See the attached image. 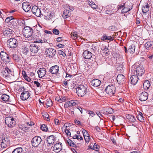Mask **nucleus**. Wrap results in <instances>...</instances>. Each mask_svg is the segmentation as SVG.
<instances>
[{
	"instance_id": "13d9d810",
	"label": "nucleus",
	"mask_w": 153,
	"mask_h": 153,
	"mask_svg": "<svg viewBox=\"0 0 153 153\" xmlns=\"http://www.w3.org/2000/svg\"><path fill=\"white\" fill-rule=\"evenodd\" d=\"M89 135L84 137L86 143L88 142L89 141Z\"/></svg>"
},
{
	"instance_id": "7c9ffc66",
	"label": "nucleus",
	"mask_w": 153,
	"mask_h": 153,
	"mask_svg": "<svg viewBox=\"0 0 153 153\" xmlns=\"http://www.w3.org/2000/svg\"><path fill=\"white\" fill-rule=\"evenodd\" d=\"M101 40L104 41L105 40H107L110 41H112L113 40V37H111V36H108L107 35L104 34L103 35L102 37L101 38Z\"/></svg>"
},
{
	"instance_id": "58836bf2",
	"label": "nucleus",
	"mask_w": 153,
	"mask_h": 153,
	"mask_svg": "<svg viewBox=\"0 0 153 153\" xmlns=\"http://www.w3.org/2000/svg\"><path fill=\"white\" fill-rule=\"evenodd\" d=\"M114 112V110L111 108H108L107 109L105 112V114H111Z\"/></svg>"
},
{
	"instance_id": "37998d69",
	"label": "nucleus",
	"mask_w": 153,
	"mask_h": 153,
	"mask_svg": "<svg viewBox=\"0 0 153 153\" xmlns=\"http://www.w3.org/2000/svg\"><path fill=\"white\" fill-rule=\"evenodd\" d=\"M11 56L13 59L14 60L18 61L19 58V56H18V54H12Z\"/></svg>"
},
{
	"instance_id": "4c0bfd02",
	"label": "nucleus",
	"mask_w": 153,
	"mask_h": 153,
	"mask_svg": "<svg viewBox=\"0 0 153 153\" xmlns=\"http://www.w3.org/2000/svg\"><path fill=\"white\" fill-rule=\"evenodd\" d=\"M17 20L13 19L12 21H11L10 22V23L11 24V25H9V26L11 27L12 26L13 27L16 26L17 25Z\"/></svg>"
},
{
	"instance_id": "774afa93",
	"label": "nucleus",
	"mask_w": 153,
	"mask_h": 153,
	"mask_svg": "<svg viewBox=\"0 0 153 153\" xmlns=\"http://www.w3.org/2000/svg\"><path fill=\"white\" fill-rule=\"evenodd\" d=\"M147 56L150 60L153 59V54L152 55H148Z\"/></svg>"
},
{
	"instance_id": "bb28decb",
	"label": "nucleus",
	"mask_w": 153,
	"mask_h": 153,
	"mask_svg": "<svg viewBox=\"0 0 153 153\" xmlns=\"http://www.w3.org/2000/svg\"><path fill=\"white\" fill-rule=\"evenodd\" d=\"M1 100L5 102L10 101V97L7 95L3 94L0 97Z\"/></svg>"
},
{
	"instance_id": "f257e3e1",
	"label": "nucleus",
	"mask_w": 153,
	"mask_h": 153,
	"mask_svg": "<svg viewBox=\"0 0 153 153\" xmlns=\"http://www.w3.org/2000/svg\"><path fill=\"white\" fill-rule=\"evenodd\" d=\"M76 93L79 97H82L86 95L87 93V88L83 85H79L76 89Z\"/></svg>"
},
{
	"instance_id": "338daca9",
	"label": "nucleus",
	"mask_w": 153,
	"mask_h": 153,
	"mask_svg": "<svg viewBox=\"0 0 153 153\" xmlns=\"http://www.w3.org/2000/svg\"><path fill=\"white\" fill-rule=\"evenodd\" d=\"M54 122H55V123L56 125H59V124H60L59 122V120L58 119H55Z\"/></svg>"
},
{
	"instance_id": "f3484780",
	"label": "nucleus",
	"mask_w": 153,
	"mask_h": 153,
	"mask_svg": "<svg viewBox=\"0 0 153 153\" xmlns=\"http://www.w3.org/2000/svg\"><path fill=\"white\" fill-rule=\"evenodd\" d=\"M32 53H36L39 49L37 45L35 44H32L29 47Z\"/></svg>"
},
{
	"instance_id": "dca6fc26",
	"label": "nucleus",
	"mask_w": 153,
	"mask_h": 153,
	"mask_svg": "<svg viewBox=\"0 0 153 153\" xmlns=\"http://www.w3.org/2000/svg\"><path fill=\"white\" fill-rule=\"evenodd\" d=\"M53 150L55 152L58 153L62 149V144L60 142L55 144L53 147Z\"/></svg>"
},
{
	"instance_id": "e2e57ef3",
	"label": "nucleus",
	"mask_w": 153,
	"mask_h": 153,
	"mask_svg": "<svg viewBox=\"0 0 153 153\" xmlns=\"http://www.w3.org/2000/svg\"><path fill=\"white\" fill-rule=\"evenodd\" d=\"M74 122L77 125L80 124V122L77 119L75 120Z\"/></svg>"
},
{
	"instance_id": "9d476101",
	"label": "nucleus",
	"mask_w": 153,
	"mask_h": 153,
	"mask_svg": "<svg viewBox=\"0 0 153 153\" xmlns=\"http://www.w3.org/2000/svg\"><path fill=\"white\" fill-rule=\"evenodd\" d=\"M56 50L52 48H46L45 51L46 55L48 57L51 58L56 53Z\"/></svg>"
},
{
	"instance_id": "680f3d73",
	"label": "nucleus",
	"mask_w": 153,
	"mask_h": 153,
	"mask_svg": "<svg viewBox=\"0 0 153 153\" xmlns=\"http://www.w3.org/2000/svg\"><path fill=\"white\" fill-rule=\"evenodd\" d=\"M65 131L67 136H70L71 135V133L68 129H66Z\"/></svg>"
},
{
	"instance_id": "4d7b16f0",
	"label": "nucleus",
	"mask_w": 153,
	"mask_h": 153,
	"mask_svg": "<svg viewBox=\"0 0 153 153\" xmlns=\"http://www.w3.org/2000/svg\"><path fill=\"white\" fill-rule=\"evenodd\" d=\"M63 40V38L59 37H58L56 39V41L58 42H60Z\"/></svg>"
},
{
	"instance_id": "8fccbe9b",
	"label": "nucleus",
	"mask_w": 153,
	"mask_h": 153,
	"mask_svg": "<svg viewBox=\"0 0 153 153\" xmlns=\"http://www.w3.org/2000/svg\"><path fill=\"white\" fill-rule=\"evenodd\" d=\"M53 33L55 35H58L59 33V31L57 29L54 28L53 30Z\"/></svg>"
},
{
	"instance_id": "ddd939ff",
	"label": "nucleus",
	"mask_w": 153,
	"mask_h": 153,
	"mask_svg": "<svg viewBox=\"0 0 153 153\" xmlns=\"http://www.w3.org/2000/svg\"><path fill=\"white\" fill-rule=\"evenodd\" d=\"M148 97V94L146 92H143L140 94L139 99L141 101H145L147 100Z\"/></svg>"
},
{
	"instance_id": "5701e85b",
	"label": "nucleus",
	"mask_w": 153,
	"mask_h": 153,
	"mask_svg": "<svg viewBox=\"0 0 153 153\" xmlns=\"http://www.w3.org/2000/svg\"><path fill=\"white\" fill-rule=\"evenodd\" d=\"M145 48L148 50H151L153 48V42L148 41L145 43L144 45Z\"/></svg>"
},
{
	"instance_id": "c85d7f7f",
	"label": "nucleus",
	"mask_w": 153,
	"mask_h": 153,
	"mask_svg": "<svg viewBox=\"0 0 153 153\" xmlns=\"http://www.w3.org/2000/svg\"><path fill=\"white\" fill-rule=\"evenodd\" d=\"M150 86V83L149 81H146L143 84V87L145 90H148L149 89Z\"/></svg>"
},
{
	"instance_id": "423d86ee",
	"label": "nucleus",
	"mask_w": 153,
	"mask_h": 153,
	"mask_svg": "<svg viewBox=\"0 0 153 153\" xmlns=\"http://www.w3.org/2000/svg\"><path fill=\"white\" fill-rule=\"evenodd\" d=\"M105 90L106 93L109 95L112 96L115 94V87L113 85H110L106 87Z\"/></svg>"
},
{
	"instance_id": "69168bd1",
	"label": "nucleus",
	"mask_w": 153,
	"mask_h": 153,
	"mask_svg": "<svg viewBox=\"0 0 153 153\" xmlns=\"http://www.w3.org/2000/svg\"><path fill=\"white\" fill-rule=\"evenodd\" d=\"M43 42V40H42L41 39H36V41H35V43H42Z\"/></svg>"
},
{
	"instance_id": "20e7f679",
	"label": "nucleus",
	"mask_w": 153,
	"mask_h": 153,
	"mask_svg": "<svg viewBox=\"0 0 153 153\" xmlns=\"http://www.w3.org/2000/svg\"><path fill=\"white\" fill-rule=\"evenodd\" d=\"M8 46L12 48H14L17 47L18 45V41L16 39L11 38L7 41Z\"/></svg>"
},
{
	"instance_id": "a18cd8bd",
	"label": "nucleus",
	"mask_w": 153,
	"mask_h": 153,
	"mask_svg": "<svg viewBox=\"0 0 153 153\" xmlns=\"http://www.w3.org/2000/svg\"><path fill=\"white\" fill-rule=\"evenodd\" d=\"M66 100V97H62L61 98L58 99V101L59 103H61L62 102H65Z\"/></svg>"
},
{
	"instance_id": "cd10ccee",
	"label": "nucleus",
	"mask_w": 153,
	"mask_h": 153,
	"mask_svg": "<svg viewBox=\"0 0 153 153\" xmlns=\"http://www.w3.org/2000/svg\"><path fill=\"white\" fill-rule=\"evenodd\" d=\"M47 142L49 145L53 144L54 141V137L53 135H50L47 138Z\"/></svg>"
},
{
	"instance_id": "b1692460",
	"label": "nucleus",
	"mask_w": 153,
	"mask_h": 153,
	"mask_svg": "<svg viewBox=\"0 0 153 153\" xmlns=\"http://www.w3.org/2000/svg\"><path fill=\"white\" fill-rule=\"evenodd\" d=\"M101 81L100 80L95 79L91 81V85L94 87H97L100 85Z\"/></svg>"
},
{
	"instance_id": "603ef678",
	"label": "nucleus",
	"mask_w": 153,
	"mask_h": 153,
	"mask_svg": "<svg viewBox=\"0 0 153 153\" xmlns=\"http://www.w3.org/2000/svg\"><path fill=\"white\" fill-rule=\"evenodd\" d=\"M88 114L90 115V116H91V117H93L95 115L94 112L91 111H88Z\"/></svg>"
},
{
	"instance_id": "5fc2aeb1",
	"label": "nucleus",
	"mask_w": 153,
	"mask_h": 153,
	"mask_svg": "<svg viewBox=\"0 0 153 153\" xmlns=\"http://www.w3.org/2000/svg\"><path fill=\"white\" fill-rule=\"evenodd\" d=\"M69 101L67 102H65V104L64 105V107L65 108H67L68 107H71V106H70V105L69 104Z\"/></svg>"
},
{
	"instance_id": "e433bc0d",
	"label": "nucleus",
	"mask_w": 153,
	"mask_h": 153,
	"mask_svg": "<svg viewBox=\"0 0 153 153\" xmlns=\"http://www.w3.org/2000/svg\"><path fill=\"white\" fill-rule=\"evenodd\" d=\"M135 46L132 45H130L128 48V51L131 53H133L135 51Z\"/></svg>"
},
{
	"instance_id": "bf43d9fd",
	"label": "nucleus",
	"mask_w": 153,
	"mask_h": 153,
	"mask_svg": "<svg viewBox=\"0 0 153 153\" xmlns=\"http://www.w3.org/2000/svg\"><path fill=\"white\" fill-rule=\"evenodd\" d=\"M34 85H36L37 87H40V84L39 82L38 81H34L33 82Z\"/></svg>"
},
{
	"instance_id": "052dcab7",
	"label": "nucleus",
	"mask_w": 153,
	"mask_h": 153,
	"mask_svg": "<svg viewBox=\"0 0 153 153\" xmlns=\"http://www.w3.org/2000/svg\"><path fill=\"white\" fill-rule=\"evenodd\" d=\"M28 51V49L27 48L25 47L24 48L23 52L24 54H26Z\"/></svg>"
},
{
	"instance_id": "6e6d98bb",
	"label": "nucleus",
	"mask_w": 153,
	"mask_h": 153,
	"mask_svg": "<svg viewBox=\"0 0 153 153\" xmlns=\"http://www.w3.org/2000/svg\"><path fill=\"white\" fill-rule=\"evenodd\" d=\"M59 55H62L63 57H65L66 56L65 53L62 51H59Z\"/></svg>"
},
{
	"instance_id": "1a4fd4ad",
	"label": "nucleus",
	"mask_w": 153,
	"mask_h": 153,
	"mask_svg": "<svg viewBox=\"0 0 153 153\" xmlns=\"http://www.w3.org/2000/svg\"><path fill=\"white\" fill-rule=\"evenodd\" d=\"M1 143V146L2 148H4L9 146L10 144V140L9 138L5 137L2 138L0 140Z\"/></svg>"
},
{
	"instance_id": "0eeeda50",
	"label": "nucleus",
	"mask_w": 153,
	"mask_h": 153,
	"mask_svg": "<svg viewBox=\"0 0 153 153\" xmlns=\"http://www.w3.org/2000/svg\"><path fill=\"white\" fill-rule=\"evenodd\" d=\"M42 140L40 137L36 136L33 137L31 140V143L33 146L36 147L41 143Z\"/></svg>"
},
{
	"instance_id": "f8f14e48",
	"label": "nucleus",
	"mask_w": 153,
	"mask_h": 153,
	"mask_svg": "<svg viewBox=\"0 0 153 153\" xmlns=\"http://www.w3.org/2000/svg\"><path fill=\"white\" fill-rule=\"evenodd\" d=\"M30 95V93L28 91H23L21 94V99L23 100H25L27 99Z\"/></svg>"
},
{
	"instance_id": "c9c22d12",
	"label": "nucleus",
	"mask_w": 153,
	"mask_h": 153,
	"mask_svg": "<svg viewBox=\"0 0 153 153\" xmlns=\"http://www.w3.org/2000/svg\"><path fill=\"white\" fill-rule=\"evenodd\" d=\"M23 149L21 147L17 148L14 149L12 153H22Z\"/></svg>"
},
{
	"instance_id": "0e129e2a",
	"label": "nucleus",
	"mask_w": 153,
	"mask_h": 153,
	"mask_svg": "<svg viewBox=\"0 0 153 153\" xmlns=\"http://www.w3.org/2000/svg\"><path fill=\"white\" fill-rule=\"evenodd\" d=\"M104 50L105 51L104 52L106 54H108L109 52L108 49L106 46L104 48Z\"/></svg>"
},
{
	"instance_id": "9b49d317",
	"label": "nucleus",
	"mask_w": 153,
	"mask_h": 153,
	"mask_svg": "<svg viewBox=\"0 0 153 153\" xmlns=\"http://www.w3.org/2000/svg\"><path fill=\"white\" fill-rule=\"evenodd\" d=\"M32 12L37 17H40L41 15L40 9L36 6L32 7L31 9Z\"/></svg>"
},
{
	"instance_id": "79ce46f5",
	"label": "nucleus",
	"mask_w": 153,
	"mask_h": 153,
	"mask_svg": "<svg viewBox=\"0 0 153 153\" xmlns=\"http://www.w3.org/2000/svg\"><path fill=\"white\" fill-rule=\"evenodd\" d=\"M40 128L43 131H48L47 126L45 124L41 125Z\"/></svg>"
},
{
	"instance_id": "4468645a",
	"label": "nucleus",
	"mask_w": 153,
	"mask_h": 153,
	"mask_svg": "<svg viewBox=\"0 0 153 153\" xmlns=\"http://www.w3.org/2000/svg\"><path fill=\"white\" fill-rule=\"evenodd\" d=\"M13 30L9 28H5L3 30V33L5 37H10L13 34Z\"/></svg>"
},
{
	"instance_id": "f704fd0d",
	"label": "nucleus",
	"mask_w": 153,
	"mask_h": 153,
	"mask_svg": "<svg viewBox=\"0 0 153 153\" xmlns=\"http://www.w3.org/2000/svg\"><path fill=\"white\" fill-rule=\"evenodd\" d=\"M132 9V7H130L129 8L128 7H126L125 6L123 7V9L121 10V13H126L127 12L129 11L131 9Z\"/></svg>"
},
{
	"instance_id": "393cba45",
	"label": "nucleus",
	"mask_w": 153,
	"mask_h": 153,
	"mask_svg": "<svg viewBox=\"0 0 153 153\" xmlns=\"http://www.w3.org/2000/svg\"><path fill=\"white\" fill-rule=\"evenodd\" d=\"M149 5L147 3H146L142 7V11L143 13H146L149 10Z\"/></svg>"
},
{
	"instance_id": "39448f33",
	"label": "nucleus",
	"mask_w": 153,
	"mask_h": 153,
	"mask_svg": "<svg viewBox=\"0 0 153 153\" xmlns=\"http://www.w3.org/2000/svg\"><path fill=\"white\" fill-rule=\"evenodd\" d=\"M33 33V29L29 27H26L23 30V34L25 37H30L32 36Z\"/></svg>"
},
{
	"instance_id": "2eb2a0df",
	"label": "nucleus",
	"mask_w": 153,
	"mask_h": 153,
	"mask_svg": "<svg viewBox=\"0 0 153 153\" xmlns=\"http://www.w3.org/2000/svg\"><path fill=\"white\" fill-rule=\"evenodd\" d=\"M22 7L23 10L26 12H28L31 8L30 4L27 2H23L22 4Z\"/></svg>"
},
{
	"instance_id": "412c9836",
	"label": "nucleus",
	"mask_w": 153,
	"mask_h": 153,
	"mask_svg": "<svg viewBox=\"0 0 153 153\" xmlns=\"http://www.w3.org/2000/svg\"><path fill=\"white\" fill-rule=\"evenodd\" d=\"M92 54L88 51H85L83 53V57L87 59H89L92 57Z\"/></svg>"
},
{
	"instance_id": "2f4dec72",
	"label": "nucleus",
	"mask_w": 153,
	"mask_h": 153,
	"mask_svg": "<svg viewBox=\"0 0 153 153\" xmlns=\"http://www.w3.org/2000/svg\"><path fill=\"white\" fill-rule=\"evenodd\" d=\"M7 54L5 52L1 51L0 53V57L1 59L3 61L5 62L6 59V57Z\"/></svg>"
},
{
	"instance_id": "ea45409f",
	"label": "nucleus",
	"mask_w": 153,
	"mask_h": 153,
	"mask_svg": "<svg viewBox=\"0 0 153 153\" xmlns=\"http://www.w3.org/2000/svg\"><path fill=\"white\" fill-rule=\"evenodd\" d=\"M77 102V101L75 100H72L69 101V103L70 105V106H72L75 105Z\"/></svg>"
},
{
	"instance_id": "473e14b6",
	"label": "nucleus",
	"mask_w": 153,
	"mask_h": 153,
	"mask_svg": "<svg viewBox=\"0 0 153 153\" xmlns=\"http://www.w3.org/2000/svg\"><path fill=\"white\" fill-rule=\"evenodd\" d=\"M88 4L93 9H96L97 8V5L92 0L91 1H88Z\"/></svg>"
},
{
	"instance_id": "49530a36",
	"label": "nucleus",
	"mask_w": 153,
	"mask_h": 153,
	"mask_svg": "<svg viewBox=\"0 0 153 153\" xmlns=\"http://www.w3.org/2000/svg\"><path fill=\"white\" fill-rule=\"evenodd\" d=\"M13 17L12 16L8 17H7L5 20V22L7 23L10 22L11 21H12L13 19Z\"/></svg>"
},
{
	"instance_id": "f03ea898",
	"label": "nucleus",
	"mask_w": 153,
	"mask_h": 153,
	"mask_svg": "<svg viewBox=\"0 0 153 153\" xmlns=\"http://www.w3.org/2000/svg\"><path fill=\"white\" fill-rule=\"evenodd\" d=\"M135 66L133 65L131 68V71L132 72H134L135 71L136 74L138 76H141L145 71L144 68L141 65H139L134 68Z\"/></svg>"
},
{
	"instance_id": "6e6552de",
	"label": "nucleus",
	"mask_w": 153,
	"mask_h": 153,
	"mask_svg": "<svg viewBox=\"0 0 153 153\" xmlns=\"http://www.w3.org/2000/svg\"><path fill=\"white\" fill-rule=\"evenodd\" d=\"M6 124L9 127L12 128L16 125V122L14 118L11 117H7L5 119Z\"/></svg>"
},
{
	"instance_id": "864d4df0",
	"label": "nucleus",
	"mask_w": 153,
	"mask_h": 153,
	"mask_svg": "<svg viewBox=\"0 0 153 153\" xmlns=\"http://www.w3.org/2000/svg\"><path fill=\"white\" fill-rule=\"evenodd\" d=\"M24 78L28 82H30L31 81L30 78L27 75L24 76Z\"/></svg>"
},
{
	"instance_id": "a211bd4d",
	"label": "nucleus",
	"mask_w": 153,
	"mask_h": 153,
	"mask_svg": "<svg viewBox=\"0 0 153 153\" xmlns=\"http://www.w3.org/2000/svg\"><path fill=\"white\" fill-rule=\"evenodd\" d=\"M117 81L119 84H123L125 82V77L123 74H119L117 76Z\"/></svg>"
},
{
	"instance_id": "6ab92c4d",
	"label": "nucleus",
	"mask_w": 153,
	"mask_h": 153,
	"mask_svg": "<svg viewBox=\"0 0 153 153\" xmlns=\"http://www.w3.org/2000/svg\"><path fill=\"white\" fill-rule=\"evenodd\" d=\"M59 69V67L55 65L51 67L49 71L52 74H56L58 73Z\"/></svg>"
},
{
	"instance_id": "c03bdc74",
	"label": "nucleus",
	"mask_w": 153,
	"mask_h": 153,
	"mask_svg": "<svg viewBox=\"0 0 153 153\" xmlns=\"http://www.w3.org/2000/svg\"><path fill=\"white\" fill-rule=\"evenodd\" d=\"M53 104L52 101L50 100H47L46 102V105L48 107L51 106Z\"/></svg>"
},
{
	"instance_id": "a19ab883",
	"label": "nucleus",
	"mask_w": 153,
	"mask_h": 153,
	"mask_svg": "<svg viewBox=\"0 0 153 153\" xmlns=\"http://www.w3.org/2000/svg\"><path fill=\"white\" fill-rule=\"evenodd\" d=\"M67 142L68 145L74 147H75L76 146L74 143L72 141V140L70 139H69L68 140H67Z\"/></svg>"
},
{
	"instance_id": "3c124183",
	"label": "nucleus",
	"mask_w": 153,
	"mask_h": 153,
	"mask_svg": "<svg viewBox=\"0 0 153 153\" xmlns=\"http://www.w3.org/2000/svg\"><path fill=\"white\" fill-rule=\"evenodd\" d=\"M82 133L84 137L89 135V134L88 132L84 129H83L82 130Z\"/></svg>"
},
{
	"instance_id": "72a5a7b5",
	"label": "nucleus",
	"mask_w": 153,
	"mask_h": 153,
	"mask_svg": "<svg viewBox=\"0 0 153 153\" xmlns=\"http://www.w3.org/2000/svg\"><path fill=\"white\" fill-rule=\"evenodd\" d=\"M137 118L140 122H144V117L143 116V114L142 113H139L137 115Z\"/></svg>"
},
{
	"instance_id": "4be33fe9",
	"label": "nucleus",
	"mask_w": 153,
	"mask_h": 153,
	"mask_svg": "<svg viewBox=\"0 0 153 153\" xmlns=\"http://www.w3.org/2000/svg\"><path fill=\"white\" fill-rule=\"evenodd\" d=\"M138 79V76L134 74L131 76L130 78L131 83L133 85H135L137 83Z\"/></svg>"
},
{
	"instance_id": "c756f323",
	"label": "nucleus",
	"mask_w": 153,
	"mask_h": 153,
	"mask_svg": "<svg viewBox=\"0 0 153 153\" xmlns=\"http://www.w3.org/2000/svg\"><path fill=\"white\" fill-rule=\"evenodd\" d=\"M126 117L127 119H128L129 121L132 122H134L136 120L135 117L131 114H126Z\"/></svg>"
},
{
	"instance_id": "a878e982",
	"label": "nucleus",
	"mask_w": 153,
	"mask_h": 153,
	"mask_svg": "<svg viewBox=\"0 0 153 153\" xmlns=\"http://www.w3.org/2000/svg\"><path fill=\"white\" fill-rule=\"evenodd\" d=\"M71 15V11L68 10H65L63 13L62 16L64 19H66L70 16Z\"/></svg>"
},
{
	"instance_id": "09e8293b",
	"label": "nucleus",
	"mask_w": 153,
	"mask_h": 153,
	"mask_svg": "<svg viewBox=\"0 0 153 153\" xmlns=\"http://www.w3.org/2000/svg\"><path fill=\"white\" fill-rule=\"evenodd\" d=\"M116 29V27L114 25L108 27V30L111 31L115 30Z\"/></svg>"
},
{
	"instance_id": "aec40b11",
	"label": "nucleus",
	"mask_w": 153,
	"mask_h": 153,
	"mask_svg": "<svg viewBox=\"0 0 153 153\" xmlns=\"http://www.w3.org/2000/svg\"><path fill=\"white\" fill-rule=\"evenodd\" d=\"M39 74V78H41L44 77L46 73V71L45 68H40L37 72Z\"/></svg>"
},
{
	"instance_id": "7ed1b4c3",
	"label": "nucleus",
	"mask_w": 153,
	"mask_h": 153,
	"mask_svg": "<svg viewBox=\"0 0 153 153\" xmlns=\"http://www.w3.org/2000/svg\"><path fill=\"white\" fill-rule=\"evenodd\" d=\"M14 72L12 69H9L8 67H6L1 72V75L4 78H7L9 77L10 75L14 76Z\"/></svg>"
},
{
	"instance_id": "de8ad7c7",
	"label": "nucleus",
	"mask_w": 153,
	"mask_h": 153,
	"mask_svg": "<svg viewBox=\"0 0 153 153\" xmlns=\"http://www.w3.org/2000/svg\"><path fill=\"white\" fill-rule=\"evenodd\" d=\"M99 146L96 143H95L93 147H92L93 149L95 151H97V150L99 149Z\"/></svg>"
}]
</instances>
